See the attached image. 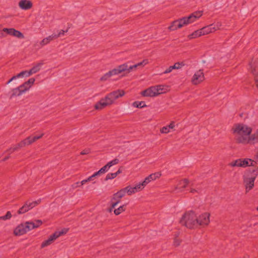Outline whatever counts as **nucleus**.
I'll return each instance as SVG.
<instances>
[{
    "label": "nucleus",
    "instance_id": "1",
    "mask_svg": "<svg viewBox=\"0 0 258 258\" xmlns=\"http://www.w3.org/2000/svg\"><path fill=\"white\" fill-rule=\"evenodd\" d=\"M233 134H236L238 136L235 138V141L238 144H251V133L252 128L243 123L234 124L232 128Z\"/></svg>",
    "mask_w": 258,
    "mask_h": 258
},
{
    "label": "nucleus",
    "instance_id": "2",
    "mask_svg": "<svg viewBox=\"0 0 258 258\" xmlns=\"http://www.w3.org/2000/svg\"><path fill=\"white\" fill-rule=\"evenodd\" d=\"M180 223L189 229L198 227V221L195 212L193 211L186 212L181 218Z\"/></svg>",
    "mask_w": 258,
    "mask_h": 258
},
{
    "label": "nucleus",
    "instance_id": "3",
    "mask_svg": "<svg viewBox=\"0 0 258 258\" xmlns=\"http://www.w3.org/2000/svg\"><path fill=\"white\" fill-rule=\"evenodd\" d=\"M257 175L258 167L251 171L249 170L248 173L243 175V182L245 184L246 192L253 187L254 182Z\"/></svg>",
    "mask_w": 258,
    "mask_h": 258
},
{
    "label": "nucleus",
    "instance_id": "4",
    "mask_svg": "<svg viewBox=\"0 0 258 258\" xmlns=\"http://www.w3.org/2000/svg\"><path fill=\"white\" fill-rule=\"evenodd\" d=\"M202 11H196L191 13L187 17H182L183 24L186 26L189 24L194 22L197 19H199L202 16Z\"/></svg>",
    "mask_w": 258,
    "mask_h": 258
},
{
    "label": "nucleus",
    "instance_id": "5",
    "mask_svg": "<svg viewBox=\"0 0 258 258\" xmlns=\"http://www.w3.org/2000/svg\"><path fill=\"white\" fill-rule=\"evenodd\" d=\"M29 224L22 223L19 225L14 230V233L16 236H20L31 230Z\"/></svg>",
    "mask_w": 258,
    "mask_h": 258
},
{
    "label": "nucleus",
    "instance_id": "6",
    "mask_svg": "<svg viewBox=\"0 0 258 258\" xmlns=\"http://www.w3.org/2000/svg\"><path fill=\"white\" fill-rule=\"evenodd\" d=\"M43 136V134H42L39 136H29L28 137L26 138V139L19 143L18 144V147H20V148H21L26 146L31 145L33 143L36 141L37 140L42 138Z\"/></svg>",
    "mask_w": 258,
    "mask_h": 258
},
{
    "label": "nucleus",
    "instance_id": "7",
    "mask_svg": "<svg viewBox=\"0 0 258 258\" xmlns=\"http://www.w3.org/2000/svg\"><path fill=\"white\" fill-rule=\"evenodd\" d=\"M125 94V92L123 90H117L109 93L106 96L108 100L111 101V104L113 103L114 100L119 97L123 96Z\"/></svg>",
    "mask_w": 258,
    "mask_h": 258
},
{
    "label": "nucleus",
    "instance_id": "8",
    "mask_svg": "<svg viewBox=\"0 0 258 258\" xmlns=\"http://www.w3.org/2000/svg\"><path fill=\"white\" fill-rule=\"evenodd\" d=\"M250 71L254 76L256 86L258 88V60H255L249 63Z\"/></svg>",
    "mask_w": 258,
    "mask_h": 258
},
{
    "label": "nucleus",
    "instance_id": "9",
    "mask_svg": "<svg viewBox=\"0 0 258 258\" xmlns=\"http://www.w3.org/2000/svg\"><path fill=\"white\" fill-rule=\"evenodd\" d=\"M210 216L209 213H204L197 217V221H198V226H207L210 222Z\"/></svg>",
    "mask_w": 258,
    "mask_h": 258
},
{
    "label": "nucleus",
    "instance_id": "10",
    "mask_svg": "<svg viewBox=\"0 0 258 258\" xmlns=\"http://www.w3.org/2000/svg\"><path fill=\"white\" fill-rule=\"evenodd\" d=\"M159 90L156 89V87H151L141 92V95L143 96L146 97H155L159 95L158 92Z\"/></svg>",
    "mask_w": 258,
    "mask_h": 258
},
{
    "label": "nucleus",
    "instance_id": "11",
    "mask_svg": "<svg viewBox=\"0 0 258 258\" xmlns=\"http://www.w3.org/2000/svg\"><path fill=\"white\" fill-rule=\"evenodd\" d=\"M3 31L4 32V33L6 34V36H7V34H9L10 35L15 36L18 38L23 39L24 38V36L22 32L14 28H5L3 29Z\"/></svg>",
    "mask_w": 258,
    "mask_h": 258
},
{
    "label": "nucleus",
    "instance_id": "12",
    "mask_svg": "<svg viewBox=\"0 0 258 258\" xmlns=\"http://www.w3.org/2000/svg\"><path fill=\"white\" fill-rule=\"evenodd\" d=\"M204 80V75L203 70H200L194 74L191 81L194 85H197L202 82Z\"/></svg>",
    "mask_w": 258,
    "mask_h": 258
},
{
    "label": "nucleus",
    "instance_id": "13",
    "mask_svg": "<svg viewBox=\"0 0 258 258\" xmlns=\"http://www.w3.org/2000/svg\"><path fill=\"white\" fill-rule=\"evenodd\" d=\"M111 104V101L108 100V99L106 98V96H105V98L100 99V100L95 105L94 107L96 109L100 110Z\"/></svg>",
    "mask_w": 258,
    "mask_h": 258
},
{
    "label": "nucleus",
    "instance_id": "14",
    "mask_svg": "<svg viewBox=\"0 0 258 258\" xmlns=\"http://www.w3.org/2000/svg\"><path fill=\"white\" fill-rule=\"evenodd\" d=\"M184 26L185 25L183 24V20L181 18L173 21L171 23V25L169 26L168 29L170 31H174L177 29L181 28Z\"/></svg>",
    "mask_w": 258,
    "mask_h": 258
},
{
    "label": "nucleus",
    "instance_id": "15",
    "mask_svg": "<svg viewBox=\"0 0 258 258\" xmlns=\"http://www.w3.org/2000/svg\"><path fill=\"white\" fill-rule=\"evenodd\" d=\"M127 69V63H123L122 64L119 65L116 68L110 71V73L112 76L118 75L122 72L126 71Z\"/></svg>",
    "mask_w": 258,
    "mask_h": 258
},
{
    "label": "nucleus",
    "instance_id": "16",
    "mask_svg": "<svg viewBox=\"0 0 258 258\" xmlns=\"http://www.w3.org/2000/svg\"><path fill=\"white\" fill-rule=\"evenodd\" d=\"M19 7L22 10H27L32 8L33 4L29 0H21L19 2Z\"/></svg>",
    "mask_w": 258,
    "mask_h": 258
},
{
    "label": "nucleus",
    "instance_id": "17",
    "mask_svg": "<svg viewBox=\"0 0 258 258\" xmlns=\"http://www.w3.org/2000/svg\"><path fill=\"white\" fill-rule=\"evenodd\" d=\"M161 176V173L159 172H155L154 173H152L149 175L148 177L145 178L144 180L143 181L144 184L146 185L149 183L151 181L156 179L157 178H159Z\"/></svg>",
    "mask_w": 258,
    "mask_h": 258
},
{
    "label": "nucleus",
    "instance_id": "18",
    "mask_svg": "<svg viewBox=\"0 0 258 258\" xmlns=\"http://www.w3.org/2000/svg\"><path fill=\"white\" fill-rule=\"evenodd\" d=\"M148 63V59H144L142 61L133 66H128V64H127V69L126 71L127 72V73H128L131 72L132 71H133L134 69H136V68H137L138 67H143Z\"/></svg>",
    "mask_w": 258,
    "mask_h": 258
},
{
    "label": "nucleus",
    "instance_id": "19",
    "mask_svg": "<svg viewBox=\"0 0 258 258\" xmlns=\"http://www.w3.org/2000/svg\"><path fill=\"white\" fill-rule=\"evenodd\" d=\"M201 29L203 35H204L214 32L216 30V28L215 25L213 24L205 26Z\"/></svg>",
    "mask_w": 258,
    "mask_h": 258
},
{
    "label": "nucleus",
    "instance_id": "20",
    "mask_svg": "<svg viewBox=\"0 0 258 258\" xmlns=\"http://www.w3.org/2000/svg\"><path fill=\"white\" fill-rule=\"evenodd\" d=\"M57 238L56 236L54 233L51 235L48 239L44 241L41 245V248H44L51 244Z\"/></svg>",
    "mask_w": 258,
    "mask_h": 258
},
{
    "label": "nucleus",
    "instance_id": "21",
    "mask_svg": "<svg viewBox=\"0 0 258 258\" xmlns=\"http://www.w3.org/2000/svg\"><path fill=\"white\" fill-rule=\"evenodd\" d=\"M35 79L33 78L29 79L27 81L24 82L23 84L21 85L20 88L22 89H26V91L29 89L31 86L34 84Z\"/></svg>",
    "mask_w": 258,
    "mask_h": 258
},
{
    "label": "nucleus",
    "instance_id": "22",
    "mask_svg": "<svg viewBox=\"0 0 258 258\" xmlns=\"http://www.w3.org/2000/svg\"><path fill=\"white\" fill-rule=\"evenodd\" d=\"M26 91V89H22V88H20V86L14 88L12 89V94L10 96V98H12L15 96H20L22 93L25 92Z\"/></svg>",
    "mask_w": 258,
    "mask_h": 258
},
{
    "label": "nucleus",
    "instance_id": "23",
    "mask_svg": "<svg viewBox=\"0 0 258 258\" xmlns=\"http://www.w3.org/2000/svg\"><path fill=\"white\" fill-rule=\"evenodd\" d=\"M26 224H29L31 229L38 228L42 224V221L40 220H36L35 222H26Z\"/></svg>",
    "mask_w": 258,
    "mask_h": 258
},
{
    "label": "nucleus",
    "instance_id": "24",
    "mask_svg": "<svg viewBox=\"0 0 258 258\" xmlns=\"http://www.w3.org/2000/svg\"><path fill=\"white\" fill-rule=\"evenodd\" d=\"M202 35H203L202 34L201 29H200L199 30L194 31L192 34L189 35L188 36V38L189 39H191L197 38V37L201 36Z\"/></svg>",
    "mask_w": 258,
    "mask_h": 258
},
{
    "label": "nucleus",
    "instance_id": "25",
    "mask_svg": "<svg viewBox=\"0 0 258 258\" xmlns=\"http://www.w3.org/2000/svg\"><path fill=\"white\" fill-rule=\"evenodd\" d=\"M41 202V200H38L37 201H33L30 202L29 201H27L26 202V203L27 204V206L28 207L29 210L32 209L38 204H39Z\"/></svg>",
    "mask_w": 258,
    "mask_h": 258
},
{
    "label": "nucleus",
    "instance_id": "26",
    "mask_svg": "<svg viewBox=\"0 0 258 258\" xmlns=\"http://www.w3.org/2000/svg\"><path fill=\"white\" fill-rule=\"evenodd\" d=\"M241 162L239 164V167H246L249 166V161L250 159L249 158H240Z\"/></svg>",
    "mask_w": 258,
    "mask_h": 258
},
{
    "label": "nucleus",
    "instance_id": "27",
    "mask_svg": "<svg viewBox=\"0 0 258 258\" xmlns=\"http://www.w3.org/2000/svg\"><path fill=\"white\" fill-rule=\"evenodd\" d=\"M132 105L135 107L139 108H141L147 106L144 101H135L133 102Z\"/></svg>",
    "mask_w": 258,
    "mask_h": 258
},
{
    "label": "nucleus",
    "instance_id": "28",
    "mask_svg": "<svg viewBox=\"0 0 258 258\" xmlns=\"http://www.w3.org/2000/svg\"><path fill=\"white\" fill-rule=\"evenodd\" d=\"M126 205H123L122 206H120L117 209H115L114 210V213L115 215H118L122 212L125 210Z\"/></svg>",
    "mask_w": 258,
    "mask_h": 258
},
{
    "label": "nucleus",
    "instance_id": "29",
    "mask_svg": "<svg viewBox=\"0 0 258 258\" xmlns=\"http://www.w3.org/2000/svg\"><path fill=\"white\" fill-rule=\"evenodd\" d=\"M251 144H254L256 143H258V128L255 133L251 135Z\"/></svg>",
    "mask_w": 258,
    "mask_h": 258
},
{
    "label": "nucleus",
    "instance_id": "30",
    "mask_svg": "<svg viewBox=\"0 0 258 258\" xmlns=\"http://www.w3.org/2000/svg\"><path fill=\"white\" fill-rule=\"evenodd\" d=\"M28 211H29V210L28 207L27 206V204H26L25 203V204L21 208H20L19 209V210L18 211V213L19 214H22L25 213L26 212H28Z\"/></svg>",
    "mask_w": 258,
    "mask_h": 258
},
{
    "label": "nucleus",
    "instance_id": "31",
    "mask_svg": "<svg viewBox=\"0 0 258 258\" xmlns=\"http://www.w3.org/2000/svg\"><path fill=\"white\" fill-rule=\"evenodd\" d=\"M146 186L145 184H144V182H142L141 183H139L138 184L136 185L135 186L133 187V189L135 190V192H137L138 191L141 190L143 189L144 187Z\"/></svg>",
    "mask_w": 258,
    "mask_h": 258
},
{
    "label": "nucleus",
    "instance_id": "32",
    "mask_svg": "<svg viewBox=\"0 0 258 258\" xmlns=\"http://www.w3.org/2000/svg\"><path fill=\"white\" fill-rule=\"evenodd\" d=\"M189 180L187 178H184L180 181L179 184L181 185V187L182 188H185L187 187V185L189 183Z\"/></svg>",
    "mask_w": 258,
    "mask_h": 258
},
{
    "label": "nucleus",
    "instance_id": "33",
    "mask_svg": "<svg viewBox=\"0 0 258 258\" xmlns=\"http://www.w3.org/2000/svg\"><path fill=\"white\" fill-rule=\"evenodd\" d=\"M43 62H40L32 67L31 69H32L33 73L35 74L38 72L40 70L41 67L43 65Z\"/></svg>",
    "mask_w": 258,
    "mask_h": 258
},
{
    "label": "nucleus",
    "instance_id": "34",
    "mask_svg": "<svg viewBox=\"0 0 258 258\" xmlns=\"http://www.w3.org/2000/svg\"><path fill=\"white\" fill-rule=\"evenodd\" d=\"M184 66V63L183 62H177L174 63L173 66H171L172 70L174 69H180L182 67Z\"/></svg>",
    "mask_w": 258,
    "mask_h": 258
},
{
    "label": "nucleus",
    "instance_id": "35",
    "mask_svg": "<svg viewBox=\"0 0 258 258\" xmlns=\"http://www.w3.org/2000/svg\"><path fill=\"white\" fill-rule=\"evenodd\" d=\"M240 162H241V161L240 158L230 163L229 164V165L231 167H239V164L240 163Z\"/></svg>",
    "mask_w": 258,
    "mask_h": 258
},
{
    "label": "nucleus",
    "instance_id": "36",
    "mask_svg": "<svg viewBox=\"0 0 258 258\" xmlns=\"http://www.w3.org/2000/svg\"><path fill=\"white\" fill-rule=\"evenodd\" d=\"M110 166H109V164H107L103 167H102L98 171L100 174H102L107 172Z\"/></svg>",
    "mask_w": 258,
    "mask_h": 258
},
{
    "label": "nucleus",
    "instance_id": "37",
    "mask_svg": "<svg viewBox=\"0 0 258 258\" xmlns=\"http://www.w3.org/2000/svg\"><path fill=\"white\" fill-rule=\"evenodd\" d=\"M112 76L110 72L109 71L108 73L105 74L101 78L100 81H105L107 80L110 77Z\"/></svg>",
    "mask_w": 258,
    "mask_h": 258
},
{
    "label": "nucleus",
    "instance_id": "38",
    "mask_svg": "<svg viewBox=\"0 0 258 258\" xmlns=\"http://www.w3.org/2000/svg\"><path fill=\"white\" fill-rule=\"evenodd\" d=\"M68 231V229H65L61 230L60 231H56L54 233L56 236V237L58 238L60 235H62L63 234H64L67 233V232Z\"/></svg>",
    "mask_w": 258,
    "mask_h": 258
},
{
    "label": "nucleus",
    "instance_id": "39",
    "mask_svg": "<svg viewBox=\"0 0 258 258\" xmlns=\"http://www.w3.org/2000/svg\"><path fill=\"white\" fill-rule=\"evenodd\" d=\"M116 176H117V175H116V174H115V173H109L107 174L104 180L105 181H107L109 179H114Z\"/></svg>",
    "mask_w": 258,
    "mask_h": 258
},
{
    "label": "nucleus",
    "instance_id": "40",
    "mask_svg": "<svg viewBox=\"0 0 258 258\" xmlns=\"http://www.w3.org/2000/svg\"><path fill=\"white\" fill-rule=\"evenodd\" d=\"M12 217V214L11 212L8 211L6 215L0 217V220H6L10 219Z\"/></svg>",
    "mask_w": 258,
    "mask_h": 258
},
{
    "label": "nucleus",
    "instance_id": "41",
    "mask_svg": "<svg viewBox=\"0 0 258 258\" xmlns=\"http://www.w3.org/2000/svg\"><path fill=\"white\" fill-rule=\"evenodd\" d=\"M175 237L174 239L173 244L175 246H178L180 245L181 240L177 238V237L178 236V233L175 234Z\"/></svg>",
    "mask_w": 258,
    "mask_h": 258
},
{
    "label": "nucleus",
    "instance_id": "42",
    "mask_svg": "<svg viewBox=\"0 0 258 258\" xmlns=\"http://www.w3.org/2000/svg\"><path fill=\"white\" fill-rule=\"evenodd\" d=\"M125 194L124 193V191L122 189L119 190L117 192L115 193V196H118V198L121 199L123 197L125 196Z\"/></svg>",
    "mask_w": 258,
    "mask_h": 258
},
{
    "label": "nucleus",
    "instance_id": "43",
    "mask_svg": "<svg viewBox=\"0 0 258 258\" xmlns=\"http://www.w3.org/2000/svg\"><path fill=\"white\" fill-rule=\"evenodd\" d=\"M119 159H117V158H115L114 159H113V160L109 162L108 163H107L108 164H109V166L110 167H111L112 166L114 165H116L117 164H118L119 163Z\"/></svg>",
    "mask_w": 258,
    "mask_h": 258
},
{
    "label": "nucleus",
    "instance_id": "44",
    "mask_svg": "<svg viewBox=\"0 0 258 258\" xmlns=\"http://www.w3.org/2000/svg\"><path fill=\"white\" fill-rule=\"evenodd\" d=\"M120 199H121L120 198H118V196H115V194H114L113 195V197L111 199V202H113V201L114 202H117L118 204L120 202Z\"/></svg>",
    "mask_w": 258,
    "mask_h": 258
},
{
    "label": "nucleus",
    "instance_id": "45",
    "mask_svg": "<svg viewBox=\"0 0 258 258\" xmlns=\"http://www.w3.org/2000/svg\"><path fill=\"white\" fill-rule=\"evenodd\" d=\"M48 40V42L49 43L51 41L56 39L55 36V34H52V35L46 37Z\"/></svg>",
    "mask_w": 258,
    "mask_h": 258
},
{
    "label": "nucleus",
    "instance_id": "46",
    "mask_svg": "<svg viewBox=\"0 0 258 258\" xmlns=\"http://www.w3.org/2000/svg\"><path fill=\"white\" fill-rule=\"evenodd\" d=\"M160 132L163 134H167L169 132V129L167 126H164L161 129Z\"/></svg>",
    "mask_w": 258,
    "mask_h": 258
},
{
    "label": "nucleus",
    "instance_id": "47",
    "mask_svg": "<svg viewBox=\"0 0 258 258\" xmlns=\"http://www.w3.org/2000/svg\"><path fill=\"white\" fill-rule=\"evenodd\" d=\"M101 174L98 171L97 172H96L94 173L92 175L88 177V180H90V181L93 180V178L97 176L100 175Z\"/></svg>",
    "mask_w": 258,
    "mask_h": 258
},
{
    "label": "nucleus",
    "instance_id": "48",
    "mask_svg": "<svg viewBox=\"0 0 258 258\" xmlns=\"http://www.w3.org/2000/svg\"><path fill=\"white\" fill-rule=\"evenodd\" d=\"M118 202H112L111 206L109 208V212H111L113 209H115V208L117 205Z\"/></svg>",
    "mask_w": 258,
    "mask_h": 258
},
{
    "label": "nucleus",
    "instance_id": "49",
    "mask_svg": "<svg viewBox=\"0 0 258 258\" xmlns=\"http://www.w3.org/2000/svg\"><path fill=\"white\" fill-rule=\"evenodd\" d=\"M156 89H157L158 90H159L158 91V92L159 93V95L162 93H163L164 92V91H163V88L162 86L158 85V86H156Z\"/></svg>",
    "mask_w": 258,
    "mask_h": 258
},
{
    "label": "nucleus",
    "instance_id": "50",
    "mask_svg": "<svg viewBox=\"0 0 258 258\" xmlns=\"http://www.w3.org/2000/svg\"><path fill=\"white\" fill-rule=\"evenodd\" d=\"M48 43L49 42H48L47 39H46V38H45L40 42V45L41 47H42Z\"/></svg>",
    "mask_w": 258,
    "mask_h": 258
},
{
    "label": "nucleus",
    "instance_id": "51",
    "mask_svg": "<svg viewBox=\"0 0 258 258\" xmlns=\"http://www.w3.org/2000/svg\"><path fill=\"white\" fill-rule=\"evenodd\" d=\"M257 162L252 159H250V161H249V166H253L256 167L255 169L257 167H256Z\"/></svg>",
    "mask_w": 258,
    "mask_h": 258
},
{
    "label": "nucleus",
    "instance_id": "52",
    "mask_svg": "<svg viewBox=\"0 0 258 258\" xmlns=\"http://www.w3.org/2000/svg\"><path fill=\"white\" fill-rule=\"evenodd\" d=\"M68 31V29H67L66 31H64L63 30H61L57 34H55L56 38H57L58 37H60L62 35H64L66 32H67Z\"/></svg>",
    "mask_w": 258,
    "mask_h": 258
},
{
    "label": "nucleus",
    "instance_id": "53",
    "mask_svg": "<svg viewBox=\"0 0 258 258\" xmlns=\"http://www.w3.org/2000/svg\"><path fill=\"white\" fill-rule=\"evenodd\" d=\"M90 153V150L89 149H86L83 150L80 154L81 155H87Z\"/></svg>",
    "mask_w": 258,
    "mask_h": 258
},
{
    "label": "nucleus",
    "instance_id": "54",
    "mask_svg": "<svg viewBox=\"0 0 258 258\" xmlns=\"http://www.w3.org/2000/svg\"><path fill=\"white\" fill-rule=\"evenodd\" d=\"M26 77V71H24L20 73L19 74L17 75V77H18L19 78L23 77Z\"/></svg>",
    "mask_w": 258,
    "mask_h": 258
},
{
    "label": "nucleus",
    "instance_id": "55",
    "mask_svg": "<svg viewBox=\"0 0 258 258\" xmlns=\"http://www.w3.org/2000/svg\"><path fill=\"white\" fill-rule=\"evenodd\" d=\"M26 73L27 77L30 76L33 74H34L32 69H31L29 71H26Z\"/></svg>",
    "mask_w": 258,
    "mask_h": 258
},
{
    "label": "nucleus",
    "instance_id": "56",
    "mask_svg": "<svg viewBox=\"0 0 258 258\" xmlns=\"http://www.w3.org/2000/svg\"><path fill=\"white\" fill-rule=\"evenodd\" d=\"M81 185L80 184V182H77L75 183H74L73 185H72V187L73 188H75L78 186H81Z\"/></svg>",
    "mask_w": 258,
    "mask_h": 258
},
{
    "label": "nucleus",
    "instance_id": "57",
    "mask_svg": "<svg viewBox=\"0 0 258 258\" xmlns=\"http://www.w3.org/2000/svg\"><path fill=\"white\" fill-rule=\"evenodd\" d=\"M135 193L134 189H133V187H131L130 186V190H128L127 194L128 195H131Z\"/></svg>",
    "mask_w": 258,
    "mask_h": 258
},
{
    "label": "nucleus",
    "instance_id": "58",
    "mask_svg": "<svg viewBox=\"0 0 258 258\" xmlns=\"http://www.w3.org/2000/svg\"><path fill=\"white\" fill-rule=\"evenodd\" d=\"M172 69L171 68V66H170L168 69H167L163 73V74H168L170 73L172 71Z\"/></svg>",
    "mask_w": 258,
    "mask_h": 258
},
{
    "label": "nucleus",
    "instance_id": "59",
    "mask_svg": "<svg viewBox=\"0 0 258 258\" xmlns=\"http://www.w3.org/2000/svg\"><path fill=\"white\" fill-rule=\"evenodd\" d=\"M6 37V34L4 33L3 29H0V38H3Z\"/></svg>",
    "mask_w": 258,
    "mask_h": 258
},
{
    "label": "nucleus",
    "instance_id": "60",
    "mask_svg": "<svg viewBox=\"0 0 258 258\" xmlns=\"http://www.w3.org/2000/svg\"><path fill=\"white\" fill-rule=\"evenodd\" d=\"M168 127V128L172 129L175 126L174 125V122L173 121H172L167 126Z\"/></svg>",
    "mask_w": 258,
    "mask_h": 258
},
{
    "label": "nucleus",
    "instance_id": "61",
    "mask_svg": "<svg viewBox=\"0 0 258 258\" xmlns=\"http://www.w3.org/2000/svg\"><path fill=\"white\" fill-rule=\"evenodd\" d=\"M122 168L123 167L121 166L119 168L118 170L115 172V174H116V175L117 176L119 174L121 173L122 171Z\"/></svg>",
    "mask_w": 258,
    "mask_h": 258
},
{
    "label": "nucleus",
    "instance_id": "62",
    "mask_svg": "<svg viewBox=\"0 0 258 258\" xmlns=\"http://www.w3.org/2000/svg\"><path fill=\"white\" fill-rule=\"evenodd\" d=\"M12 150H13V147H11L9 149H8V150H7L5 153H9V154H10L12 153L13 152H15L14 151H13Z\"/></svg>",
    "mask_w": 258,
    "mask_h": 258
},
{
    "label": "nucleus",
    "instance_id": "63",
    "mask_svg": "<svg viewBox=\"0 0 258 258\" xmlns=\"http://www.w3.org/2000/svg\"><path fill=\"white\" fill-rule=\"evenodd\" d=\"M20 149V147H18V144L16 145L14 147H13V150L14 151H18Z\"/></svg>",
    "mask_w": 258,
    "mask_h": 258
},
{
    "label": "nucleus",
    "instance_id": "64",
    "mask_svg": "<svg viewBox=\"0 0 258 258\" xmlns=\"http://www.w3.org/2000/svg\"><path fill=\"white\" fill-rule=\"evenodd\" d=\"M130 186H127L123 188H122V189L124 191L125 194V193L127 194L128 190H130Z\"/></svg>",
    "mask_w": 258,
    "mask_h": 258
}]
</instances>
